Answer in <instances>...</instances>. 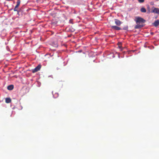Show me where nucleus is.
<instances>
[{"mask_svg":"<svg viewBox=\"0 0 159 159\" xmlns=\"http://www.w3.org/2000/svg\"><path fill=\"white\" fill-rule=\"evenodd\" d=\"M150 12H151V11H150V7H148V12H147V13H149Z\"/></svg>","mask_w":159,"mask_h":159,"instance_id":"nucleus-14","label":"nucleus"},{"mask_svg":"<svg viewBox=\"0 0 159 159\" xmlns=\"http://www.w3.org/2000/svg\"><path fill=\"white\" fill-rule=\"evenodd\" d=\"M140 11H141V12L143 13H145L147 11L146 9L144 7H142L141 8Z\"/></svg>","mask_w":159,"mask_h":159,"instance_id":"nucleus-11","label":"nucleus"},{"mask_svg":"<svg viewBox=\"0 0 159 159\" xmlns=\"http://www.w3.org/2000/svg\"><path fill=\"white\" fill-rule=\"evenodd\" d=\"M154 26L155 27H157L159 25V20H157L154 21L153 24Z\"/></svg>","mask_w":159,"mask_h":159,"instance_id":"nucleus-6","label":"nucleus"},{"mask_svg":"<svg viewBox=\"0 0 159 159\" xmlns=\"http://www.w3.org/2000/svg\"><path fill=\"white\" fill-rule=\"evenodd\" d=\"M139 2L141 3H143L144 2V0H138Z\"/></svg>","mask_w":159,"mask_h":159,"instance_id":"nucleus-15","label":"nucleus"},{"mask_svg":"<svg viewBox=\"0 0 159 159\" xmlns=\"http://www.w3.org/2000/svg\"><path fill=\"white\" fill-rule=\"evenodd\" d=\"M14 88V86L13 85H10L7 86V89L8 90H11Z\"/></svg>","mask_w":159,"mask_h":159,"instance_id":"nucleus-8","label":"nucleus"},{"mask_svg":"<svg viewBox=\"0 0 159 159\" xmlns=\"http://www.w3.org/2000/svg\"><path fill=\"white\" fill-rule=\"evenodd\" d=\"M114 21L115 24L118 26H120L122 23L120 20L117 19H115Z\"/></svg>","mask_w":159,"mask_h":159,"instance_id":"nucleus-4","label":"nucleus"},{"mask_svg":"<svg viewBox=\"0 0 159 159\" xmlns=\"http://www.w3.org/2000/svg\"><path fill=\"white\" fill-rule=\"evenodd\" d=\"M20 0H18L16 2L17 3H16V6L19 7L20 5Z\"/></svg>","mask_w":159,"mask_h":159,"instance_id":"nucleus-12","label":"nucleus"},{"mask_svg":"<svg viewBox=\"0 0 159 159\" xmlns=\"http://www.w3.org/2000/svg\"><path fill=\"white\" fill-rule=\"evenodd\" d=\"M11 102V99L10 98H7L5 99V102L6 103H8Z\"/></svg>","mask_w":159,"mask_h":159,"instance_id":"nucleus-10","label":"nucleus"},{"mask_svg":"<svg viewBox=\"0 0 159 159\" xmlns=\"http://www.w3.org/2000/svg\"><path fill=\"white\" fill-rule=\"evenodd\" d=\"M111 27L112 29L117 30H119L121 29V28L116 25H112L111 26Z\"/></svg>","mask_w":159,"mask_h":159,"instance_id":"nucleus-5","label":"nucleus"},{"mask_svg":"<svg viewBox=\"0 0 159 159\" xmlns=\"http://www.w3.org/2000/svg\"><path fill=\"white\" fill-rule=\"evenodd\" d=\"M54 96H55V95L56 96V97H57L58 96V93H56L54 94H53Z\"/></svg>","mask_w":159,"mask_h":159,"instance_id":"nucleus-17","label":"nucleus"},{"mask_svg":"<svg viewBox=\"0 0 159 159\" xmlns=\"http://www.w3.org/2000/svg\"><path fill=\"white\" fill-rule=\"evenodd\" d=\"M122 49H121V51H122Z\"/></svg>","mask_w":159,"mask_h":159,"instance_id":"nucleus-19","label":"nucleus"},{"mask_svg":"<svg viewBox=\"0 0 159 159\" xmlns=\"http://www.w3.org/2000/svg\"><path fill=\"white\" fill-rule=\"evenodd\" d=\"M128 26H126V27H124L123 28V29L125 30H128Z\"/></svg>","mask_w":159,"mask_h":159,"instance_id":"nucleus-16","label":"nucleus"},{"mask_svg":"<svg viewBox=\"0 0 159 159\" xmlns=\"http://www.w3.org/2000/svg\"><path fill=\"white\" fill-rule=\"evenodd\" d=\"M41 67V66L40 65H39L36 66L34 69L32 70V72L33 73H35L38 71L40 70Z\"/></svg>","mask_w":159,"mask_h":159,"instance_id":"nucleus-3","label":"nucleus"},{"mask_svg":"<svg viewBox=\"0 0 159 159\" xmlns=\"http://www.w3.org/2000/svg\"><path fill=\"white\" fill-rule=\"evenodd\" d=\"M19 10H21V11L20 12H22L23 11L21 8Z\"/></svg>","mask_w":159,"mask_h":159,"instance_id":"nucleus-18","label":"nucleus"},{"mask_svg":"<svg viewBox=\"0 0 159 159\" xmlns=\"http://www.w3.org/2000/svg\"><path fill=\"white\" fill-rule=\"evenodd\" d=\"M143 26V25H139L137 24V25L135 26L134 28L135 29H139L142 27Z\"/></svg>","mask_w":159,"mask_h":159,"instance_id":"nucleus-9","label":"nucleus"},{"mask_svg":"<svg viewBox=\"0 0 159 159\" xmlns=\"http://www.w3.org/2000/svg\"><path fill=\"white\" fill-rule=\"evenodd\" d=\"M152 11L151 12L155 14H157L159 15V8H155L153 7H152Z\"/></svg>","mask_w":159,"mask_h":159,"instance_id":"nucleus-2","label":"nucleus"},{"mask_svg":"<svg viewBox=\"0 0 159 159\" xmlns=\"http://www.w3.org/2000/svg\"><path fill=\"white\" fill-rule=\"evenodd\" d=\"M118 45L119 48L121 49V42H118Z\"/></svg>","mask_w":159,"mask_h":159,"instance_id":"nucleus-13","label":"nucleus"},{"mask_svg":"<svg viewBox=\"0 0 159 159\" xmlns=\"http://www.w3.org/2000/svg\"><path fill=\"white\" fill-rule=\"evenodd\" d=\"M134 20L137 24L143 23L146 22V20L144 19L139 16L136 17Z\"/></svg>","mask_w":159,"mask_h":159,"instance_id":"nucleus-1","label":"nucleus"},{"mask_svg":"<svg viewBox=\"0 0 159 159\" xmlns=\"http://www.w3.org/2000/svg\"><path fill=\"white\" fill-rule=\"evenodd\" d=\"M19 7L17 6H16L15 8L14 9V11H17V14H18L19 12H20L21 11V10H18Z\"/></svg>","mask_w":159,"mask_h":159,"instance_id":"nucleus-7","label":"nucleus"}]
</instances>
